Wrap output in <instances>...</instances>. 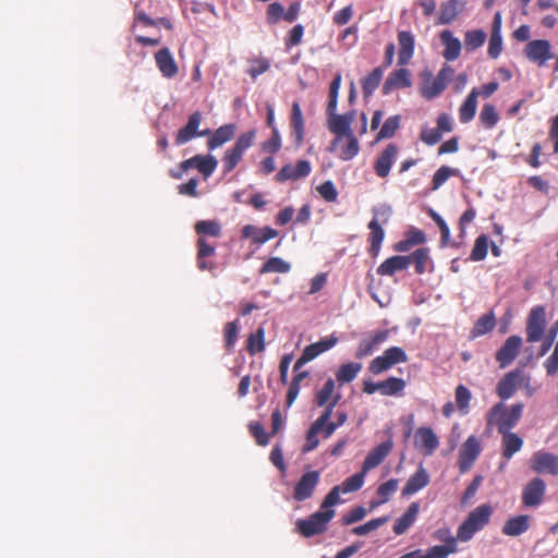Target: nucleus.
Here are the masks:
<instances>
[{
  "label": "nucleus",
  "instance_id": "nucleus-27",
  "mask_svg": "<svg viewBox=\"0 0 558 558\" xmlns=\"http://www.w3.org/2000/svg\"><path fill=\"white\" fill-rule=\"evenodd\" d=\"M501 435V457L506 461H509L515 453H518L523 447V438L513 432L502 433Z\"/></svg>",
  "mask_w": 558,
  "mask_h": 558
},
{
  "label": "nucleus",
  "instance_id": "nucleus-38",
  "mask_svg": "<svg viewBox=\"0 0 558 558\" xmlns=\"http://www.w3.org/2000/svg\"><path fill=\"white\" fill-rule=\"evenodd\" d=\"M410 264H414L415 272L422 275L428 270V266L433 265L429 256V250L427 247H421L415 250L412 254L407 255Z\"/></svg>",
  "mask_w": 558,
  "mask_h": 558
},
{
  "label": "nucleus",
  "instance_id": "nucleus-24",
  "mask_svg": "<svg viewBox=\"0 0 558 558\" xmlns=\"http://www.w3.org/2000/svg\"><path fill=\"white\" fill-rule=\"evenodd\" d=\"M501 23V13L496 12L493 19L490 37L487 48V53L492 59H497L502 51Z\"/></svg>",
  "mask_w": 558,
  "mask_h": 558
},
{
  "label": "nucleus",
  "instance_id": "nucleus-22",
  "mask_svg": "<svg viewBox=\"0 0 558 558\" xmlns=\"http://www.w3.org/2000/svg\"><path fill=\"white\" fill-rule=\"evenodd\" d=\"M398 155V147L388 144L374 162V171L379 178H387Z\"/></svg>",
  "mask_w": 558,
  "mask_h": 558
},
{
  "label": "nucleus",
  "instance_id": "nucleus-53",
  "mask_svg": "<svg viewBox=\"0 0 558 558\" xmlns=\"http://www.w3.org/2000/svg\"><path fill=\"white\" fill-rule=\"evenodd\" d=\"M400 128V116L389 117L377 134V141L392 137Z\"/></svg>",
  "mask_w": 558,
  "mask_h": 558
},
{
  "label": "nucleus",
  "instance_id": "nucleus-6",
  "mask_svg": "<svg viewBox=\"0 0 558 558\" xmlns=\"http://www.w3.org/2000/svg\"><path fill=\"white\" fill-rule=\"evenodd\" d=\"M256 131L250 130L242 133L235 141L234 145L228 149L222 157L223 172H231L241 161L243 154L247 150L255 141Z\"/></svg>",
  "mask_w": 558,
  "mask_h": 558
},
{
  "label": "nucleus",
  "instance_id": "nucleus-9",
  "mask_svg": "<svg viewBox=\"0 0 558 558\" xmlns=\"http://www.w3.org/2000/svg\"><path fill=\"white\" fill-rule=\"evenodd\" d=\"M408 355L400 347H391L384 351V353L375 357L368 366V369L374 375H379L399 363H405Z\"/></svg>",
  "mask_w": 558,
  "mask_h": 558
},
{
  "label": "nucleus",
  "instance_id": "nucleus-43",
  "mask_svg": "<svg viewBox=\"0 0 558 558\" xmlns=\"http://www.w3.org/2000/svg\"><path fill=\"white\" fill-rule=\"evenodd\" d=\"M405 386L407 384L402 378L391 376L380 381V393L383 396H397L404 390Z\"/></svg>",
  "mask_w": 558,
  "mask_h": 558
},
{
  "label": "nucleus",
  "instance_id": "nucleus-59",
  "mask_svg": "<svg viewBox=\"0 0 558 558\" xmlns=\"http://www.w3.org/2000/svg\"><path fill=\"white\" fill-rule=\"evenodd\" d=\"M387 521H388L387 517L369 520L368 522H366L362 525L353 527L352 533L355 535H359V536L366 535V534L377 530L378 527L383 526Z\"/></svg>",
  "mask_w": 558,
  "mask_h": 558
},
{
  "label": "nucleus",
  "instance_id": "nucleus-41",
  "mask_svg": "<svg viewBox=\"0 0 558 558\" xmlns=\"http://www.w3.org/2000/svg\"><path fill=\"white\" fill-rule=\"evenodd\" d=\"M384 71L381 68H375L369 74L362 78L361 85L364 97H369L379 86Z\"/></svg>",
  "mask_w": 558,
  "mask_h": 558
},
{
  "label": "nucleus",
  "instance_id": "nucleus-34",
  "mask_svg": "<svg viewBox=\"0 0 558 558\" xmlns=\"http://www.w3.org/2000/svg\"><path fill=\"white\" fill-rule=\"evenodd\" d=\"M412 84L409 70L402 68L389 74L384 84V94H388L391 89L407 88Z\"/></svg>",
  "mask_w": 558,
  "mask_h": 558
},
{
  "label": "nucleus",
  "instance_id": "nucleus-36",
  "mask_svg": "<svg viewBox=\"0 0 558 558\" xmlns=\"http://www.w3.org/2000/svg\"><path fill=\"white\" fill-rule=\"evenodd\" d=\"M480 92L477 88H473L466 96L465 100L459 108V119L461 123H469L472 121L476 113L477 97Z\"/></svg>",
  "mask_w": 558,
  "mask_h": 558
},
{
  "label": "nucleus",
  "instance_id": "nucleus-14",
  "mask_svg": "<svg viewBox=\"0 0 558 558\" xmlns=\"http://www.w3.org/2000/svg\"><path fill=\"white\" fill-rule=\"evenodd\" d=\"M196 265L201 271L214 272L217 264L214 260L216 246L210 244L204 236H199L196 242Z\"/></svg>",
  "mask_w": 558,
  "mask_h": 558
},
{
  "label": "nucleus",
  "instance_id": "nucleus-37",
  "mask_svg": "<svg viewBox=\"0 0 558 558\" xmlns=\"http://www.w3.org/2000/svg\"><path fill=\"white\" fill-rule=\"evenodd\" d=\"M420 512L418 502H412L407 511L396 520L393 524V532L397 535L403 534L416 520Z\"/></svg>",
  "mask_w": 558,
  "mask_h": 558
},
{
  "label": "nucleus",
  "instance_id": "nucleus-11",
  "mask_svg": "<svg viewBox=\"0 0 558 558\" xmlns=\"http://www.w3.org/2000/svg\"><path fill=\"white\" fill-rule=\"evenodd\" d=\"M546 483L545 481L536 476L532 478L522 489L521 501L525 508H536L545 499Z\"/></svg>",
  "mask_w": 558,
  "mask_h": 558
},
{
  "label": "nucleus",
  "instance_id": "nucleus-50",
  "mask_svg": "<svg viewBox=\"0 0 558 558\" xmlns=\"http://www.w3.org/2000/svg\"><path fill=\"white\" fill-rule=\"evenodd\" d=\"M499 120V116L494 105L485 104L480 113V121L485 129H493Z\"/></svg>",
  "mask_w": 558,
  "mask_h": 558
},
{
  "label": "nucleus",
  "instance_id": "nucleus-57",
  "mask_svg": "<svg viewBox=\"0 0 558 558\" xmlns=\"http://www.w3.org/2000/svg\"><path fill=\"white\" fill-rule=\"evenodd\" d=\"M223 333H225V348L227 349V351L230 352V351H232V349L236 342V339H238L239 322L233 320V322L227 323L225 326Z\"/></svg>",
  "mask_w": 558,
  "mask_h": 558
},
{
  "label": "nucleus",
  "instance_id": "nucleus-64",
  "mask_svg": "<svg viewBox=\"0 0 558 558\" xmlns=\"http://www.w3.org/2000/svg\"><path fill=\"white\" fill-rule=\"evenodd\" d=\"M458 548H454L453 543L448 546L435 545L427 549L426 558H447L448 555L454 554Z\"/></svg>",
  "mask_w": 558,
  "mask_h": 558
},
{
  "label": "nucleus",
  "instance_id": "nucleus-17",
  "mask_svg": "<svg viewBox=\"0 0 558 558\" xmlns=\"http://www.w3.org/2000/svg\"><path fill=\"white\" fill-rule=\"evenodd\" d=\"M312 171V166L308 160H299L295 166L288 163L284 165L275 175L278 183L286 181H298L306 178Z\"/></svg>",
  "mask_w": 558,
  "mask_h": 558
},
{
  "label": "nucleus",
  "instance_id": "nucleus-42",
  "mask_svg": "<svg viewBox=\"0 0 558 558\" xmlns=\"http://www.w3.org/2000/svg\"><path fill=\"white\" fill-rule=\"evenodd\" d=\"M496 326V317L493 312L481 316L474 324L472 329L473 337H480L490 332Z\"/></svg>",
  "mask_w": 558,
  "mask_h": 558
},
{
  "label": "nucleus",
  "instance_id": "nucleus-7",
  "mask_svg": "<svg viewBox=\"0 0 558 558\" xmlns=\"http://www.w3.org/2000/svg\"><path fill=\"white\" fill-rule=\"evenodd\" d=\"M355 119V111H349L343 114H336L328 118V130L335 134L328 148L329 151H336L337 147L344 141L345 136L354 135L352 123Z\"/></svg>",
  "mask_w": 558,
  "mask_h": 558
},
{
  "label": "nucleus",
  "instance_id": "nucleus-16",
  "mask_svg": "<svg viewBox=\"0 0 558 558\" xmlns=\"http://www.w3.org/2000/svg\"><path fill=\"white\" fill-rule=\"evenodd\" d=\"M202 122V113L199 111L193 112L187 120L185 126L181 128L175 136V144L181 146L196 136H208L210 130L198 132V126Z\"/></svg>",
  "mask_w": 558,
  "mask_h": 558
},
{
  "label": "nucleus",
  "instance_id": "nucleus-48",
  "mask_svg": "<svg viewBox=\"0 0 558 558\" xmlns=\"http://www.w3.org/2000/svg\"><path fill=\"white\" fill-rule=\"evenodd\" d=\"M195 231L199 236L210 235L218 238L221 234V226L214 220H201L196 222Z\"/></svg>",
  "mask_w": 558,
  "mask_h": 558
},
{
  "label": "nucleus",
  "instance_id": "nucleus-4",
  "mask_svg": "<svg viewBox=\"0 0 558 558\" xmlns=\"http://www.w3.org/2000/svg\"><path fill=\"white\" fill-rule=\"evenodd\" d=\"M372 211L374 214V217L368 222V226H367V228L369 230L368 253L371 256L377 257L380 252V248H381V243L385 239V230L380 226L378 217L380 216L383 218V223H387V221L390 217V214H391V208L389 206L374 207Z\"/></svg>",
  "mask_w": 558,
  "mask_h": 558
},
{
  "label": "nucleus",
  "instance_id": "nucleus-10",
  "mask_svg": "<svg viewBox=\"0 0 558 558\" xmlns=\"http://www.w3.org/2000/svg\"><path fill=\"white\" fill-rule=\"evenodd\" d=\"M523 53L530 62L539 68L545 66L546 63L554 58L551 45L547 39L530 40L525 45Z\"/></svg>",
  "mask_w": 558,
  "mask_h": 558
},
{
  "label": "nucleus",
  "instance_id": "nucleus-51",
  "mask_svg": "<svg viewBox=\"0 0 558 558\" xmlns=\"http://www.w3.org/2000/svg\"><path fill=\"white\" fill-rule=\"evenodd\" d=\"M459 174V170L448 166H441L433 175L432 190H438L450 177Z\"/></svg>",
  "mask_w": 558,
  "mask_h": 558
},
{
  "label": "nucleus",
  "instance_id": "nucleus-33",
  "mask_svg": "<svg viewBox=\"0 0 558 558\" xmlns=\"http://www.w3.org/2000/svg\"><path fill=\"white\" fill-rule=\"evenodd\" d=\"M410 266L407 255H396L384 260L377 268L379 276H393L398 271L405 270Z\"/></svg>",
  "mask_w": 558,
  "mask_h": 558
},
{
  "label": "nucleus",
  "instance_id": "nucleus-55",
  "mask_svg": "<svg viewBox=\"0 0 558 558\" xmlns=\"http://www.w3.org/2000/svg\"><path fill=\"white\" fill-rule=\"evenodd\" d=\"M487 250H488V238L484 234L480 235L475 240L470 258L474 262L483 260L487 255Z\"/></svg>",
  "mask_w": 558,
  "mask_h": 558
},
{
  "label": "nucleus",
  "instance_id": "nucleus-12",
  "mask_svg": "<svg viewBox=\"0 0 558 558\" xmlns=\"http://www.w3.org/2000/svg\"><path fill=\"white\" fill-rule=\"evenodd\" d=\"M546 317L543 306H536L531 310L526 320V340L527 342L539 341L545 332Z\"/></svg>",
  "mask_w": 558,
  "mask_h": 558
},
{
  "label": "nucleus",
  "instance_id": "nucleus-8",
  "mask_svg": "<svg viewBox=\"0 0 558 558\" xmlns=\"http://www.w3.org/2000/svg\"><path fill=\"white\" fill-rule=\"evenodd\" d=\"M530 385V375L517 368L507 373L497 384L496 393L506 401L510 399L517 391L519 386L527 387Z\"/></svg>",
  "mask_w": 558,
  "mask_h": 558
},
{
  "label": "nucleus",
  "instance_id": "nucleus-28",
  "mask_svg": "<svg viewBox=\"0 0 558 558\" xmlns=\"http://www.w3.org/2000/svg\"><path fill=\"white\" fill-rule=\"evenodd\" d=\"M290 130L291 137L294 140V143L300 146L304 140L305 129L302 109L298 101H294L291 107Z\"/></svg>",
  "mask_w": 558,
  "mask_h": 558
},
{
  "label": "nucleus",
  "instance_id": "nucleus-31",
  "mask_svg": "<svg viewBox=\"0 0 558 558\" xmlns=\"http://www.w3.org/2000/svg\"><path fill=\"white\" fill-rule=\"evenodd\" d=\"M439 38L441 44L445 46L442 51V57L447 61H454L460 57L461 53V43L460 40L453 36L452 32L449 29H445L439 34Z\"/></svg>",
  "mask_w": 558,
  "mask_h": 558
},
{
  "label": "nucleus",
  "instance_id": "nucleus-63",
  "mask_svg": "<svg viewBox=\"0 0 558 558\" xmlns=\"http://www.w3.org/2000/svg\"><path fill=\"white\" fill-rule=\"evenodd\" d=\"M284 8L279 2H272L268 5L266 12L267 23L270 25L277 24L281 19H283Z\"/></svg>",
  "mask_w": 558,
  "mask_h": 558
},
{
  "label": "nucleus",
  "instance_id": "nucleus-32",
  "mask_svg": "<svg viewBox=\"0 0 558 558\" xmlns=\"http://www.w3.org/2000/svg\"><path fill=\"white\" fill-rule=\"evenodd\" d=\"M429 483V475L424 468H418L414 474H412L404 487L402 488V496L408 497L414 495L418 490L426 487Z\"/></svg>",
  "mask_w": 558,
  "mask_h": 558
},
{
  "label": "nucleus",
  "instance_id": "nucleus-60",
  "mask_svg": "<svg viewBox=\"0 0 558 558\" xmlns=\"http://www.w3.org/2000/svg\"><path fill=\"white\" fill-rule=\"evenodd\" d=\"M442 138V134L437 128L423 126L420 133V140L428 145L434 146L439 143Z\"/></svg>",
  "mask_w": 558,
  "mask_h": 558
},
{
  "label": "nucleus",
  "instance_id": "nucleus-25",
  "mask_svg": "<svg viewBox=\"0 0 558 558\" xmlns=\"http://www.w3.org/2000/svg\"><path fill=\"white\" fill-rule=\"evenodd\" d=\"M155 61L162 76L172 78L178 74V65L169 48L165 47L155 53Z\"/></svg>",
  "mask_w": 558,
  "mask_h": 558
},
{
  "label": "nucleus",
  "instance_id": "nucleus-5",
  "mask_svg": "<svg viewBox=\"0 0 558 558\" xmlns=\"http://www.w3.org/2000/svg\"><path fill=\"white\" fill-rule=\"evenodd\" d=\"M335 510H319L311 514L307 519H299L295 522V530L304 537H312L323 534L328 523L332 520Z\"/></svg>",
  "mask_w": 558,
  "mask_h": 558
},
{
  "label": "nucleus",
  "instance_id": "nucleus-20",
  "mask_svg": "<svg viewBox=\"0 0 558 558\" xmlns=\"http://www.w3.org/2000/svg\"><path fill=\"white\" fill-rule=\"evenodd\" d=\"M318 482L319 473L317 471L304 473L294 487L293 498L296 501H304L311 498Z\"/></svg>",
  "mask_w": 558,
  "mask_h": 558
},
{
  "label": "nucleus",
  "instance_id": "nucleus-45",
  "mask_svg": "<svg viewBox=\"0 0 558 558\" xmlns=\"http://www.w3.org/2000/svg\"><path fill=\"white\" fill-rule=\"evenodd\" d=\"M265 350V330L259 327L256 332L251 333L247 338L246 351L250 355L263 352Z\"/></svg>",
  "mask_w": 558,
  "mask_h": 558
},
{
  "label": "nucleus",
  "instance_id": "nucleus-18",
  "mask_svg": "<svg viewBox=\"0 0 558 558\" xmlns=\"http://www.w3.org/2000/svg\"><path fill=\"white\" fill-rule=\"evenodd\" d=\"M522 347V339L520 336H510L501 348L496 352V361L500 368L509 366L519 355Z\"/></svg>",
  "mask_w": 558,
  "mask_h": 558
},
{
  "label": "nucleus",
  "instance_id": "nucleus-3",
  "mask_svg": "<svg viewBox=\"0 0 558 558\" xmlns=\"http://www.w3.org/2000/svg\"><path fill=\"white\" fill-rule=\"evenodd\" d=\"M454 74V70L449 64H444V66L438 71L436 76H433L430 73H425L423 75V82L421 85V96L426 100H432L446 89L448 83L452 80Z\"/></svg>",
  "mask_w": 558,
  "mask_h": 558
},
{
  "label": "nucleus",
  "instance_id": "nucleus-2",
  "mask_svg": "<svg viewBox=\"0 0 558 558\" xmlns=\"http://www.w3.org/2000/svg\"><path fill=\"white\" fill-rule=\"evenodd\" d=\"M492 514L493 507L488 504L481 505L472 510L458 527L459 541H470L475 533L483 530L489 523Z\"/></svg>",
  "mask_w": 558,
  "mask_h": 558
},
{
  "label": "nucleus",
  "instance_id": "nucleus-62",
  "mask_svg": "<svg viewBox=\"0 0 558 558\" xmlns=\"http://www.w3.org/2000/svg\"><path fill=\"white\" fill-rule=\"evenodd\" d=\"M319 195L328 203H335L338 199V191L332 181L328 180L317 186Z\"/></svg>",
  "mask_w": 558,
  "mask_h": 558
},
{
  "label": "nucleus",
  "instance_id": "nucleus-40",
  "mask_svg": "<svg viewBox=\"0 0 558 558\" xmlns=\"http://www.w3.org/2000/svg\"><path fill=\"white\" fill-rule=\"evenodd\" d=\"M362 369V364L356 362H349L345 364H342L337 373H336V379L340 386L351 383L356 378L359 373Z\"/></svg>",
  "mask_w": 558,
  "mask_h": 558
},
{
  "label": "nucleus",
  "instance_id": "nucleus-44",
  "mask_svg": "<svg viewBox=\"0 0 558 558\" xmlns=\"http://www.w3.org/2000/svg\"><path fill=\"white\" fill-rule=\"evenodd\" d=\"M291 266L289 263L284 262L280 257H270L268 258L263 266L259 268V274H287L290 270Z\"/></svg>",
  "mask_w": 558,
  "mask_h": 558
},
{
  "label": "nucleus",
  "instance_id": "nucleus-54",
  "mask_svg": "<svg viewBox=\"0 0 558 558\" xmlns=\"http://www.w3.org/2000/svg\"><path fill=\"white\" fill-rule=\"evenodd\" d=\"M367 472L362 469L361 472L348 477L340 486L343 494L359 490L364 484V477Z\"/></svg>",
  "mask_w": 558,
  "mask_h": 558
},
{
  "label": "nucleus",
  "instance_id": "nucleus-30",
  "mask_svg": "<svg viewBox=\"0 0 558 558\" xmlns=\"http://www.w3.org/2000/svg\"><path fill=\"white\" fill-rule=\"evenodd\" d=\"M464 0H447L441 3L438 15V24L446 25L452 23L464 10Z\"/></svg>",
  "mask_w": 558,
  "mask_h": 558
},
{
  "label": "nucleus",
  "instance_id": "nucleus-49",
  "mask_svg": "<svg viewBox=\"0 0 558 558\" xmlns=\"http://www.w3.org/2000/svg\"><path fill=\"white\" fill-rule=\"evenodd\" d=\"M486 40V33L482 29L468 31L464 35L465 48L473 51L484 45Z\"/></svg>",
  "mask_w": 558,
  "mask_h": 558
},
{
  "label": "nucleus",
  "instance_id": "nucleus-47",
  "mask_svg": "<svg viewBox=\"0 0 558 558\" xmlns=\"http://www.w3.org/2000/svg\"><path fill=\"white\" fill-rule=\"evenodd\" d=\"M398 480L391 478L383 484H380L377 488V496L379 500L377 502H373L372 507H375L377 505L386 504L389 501L390 497L397 492L398 489Z\"/></svg>",
  "mask_w": 558,
  "mask_h": 558
},
{
  "label": "nucleus",
  "instance_id": "nucleus-61",
  "mask_svg": "<svg viewBox=\"0 0 558 558\" xmlns=\"http://www.w3.org/2000/svg\"><path fill=\"white\" fill-rule=\"evenodd\" d=\"M429 217L435 221V223L438 226L440 233H441V246H446L449 243L450 239V229L446 221L442 219V217L437 214L434 209H429L428 211Z\"/></svg>",
  "mask_w": 558,
  "mask_h": 558
},
{
  "label": "nucleus",
  "instance_id": "nucleus-21",
  "mask_svg": "<svg viewBox=\"0 0 558 558\" xmlns=\"http://www.w3.org/2000/svg\"><path fill=\"white\" fill-rule=\"evenodd\" d=\"M414 444L425 456H432L439 447V439L430 427L422 426L415 432Z\"/></svg>",
  "mask_w": 558,
  "mask_h": 558
},
{
  "label": "nucleus",
  "instance_id": "nucleus-58",
  "mask_svg": "<svg viewBox=\"0 0 558 558\" xmlns=\"http://www.w3.org/2000/svg\"><path fill=\"white\" fill-rule=\"evenodd\" d=\"M251 435L255 438L258 446H267L270 439V433H266L264 426L259 422H251L248 424Z\"/></svg>",
  "mask_w": 558,
  "mask_h": 558
},
{
  "label": "nucleus",
  "instance_id": "nucleus-15",
  "mask_svg": "<svg viewBox=\"0 0 558 558\" xmlns=\"http://www.w3.org/2000/svg\"><path fill=\"white\" fill-rule=\"evenodd\" d=\"M481 450V442L477 437L473 435L468 437L459 450V470L461 473H465L472 468Z\"/></svg>",
  "mask_w": 558,
  "mask_h": 558
},
{
  "label": "nucleus",
  "instance_id": "nucleus-29",
  "mask_svg": "<svg viewBox=\"0 0 558 558\" xmlns=\"http://www.w3.org/2000/svg\"><path fill=\"white\" fill-rule=\"evenodd\" d=\"M531 526V517L520 514L509 518L502 525L501 532L506 536L515 537L525 533Z\"/></svg>",
  "mask_w": 558,
  "mask_h": 558
},
{
  "label": "nucleus",
  "instance_id": "nucleus-19",
  "mask_svg": "<svg viewBox=\"0 0 558 558\" xmlns=\"http://www.w3.org/2000/svg\"><path fill=\"white\" fill-rule=\"evenodd\" d=\"M390 331L388 329L376 330L363 338L356 349L355 357L363 359L369 356L380 344L387 341Z\"/></svg>",
  "mask_w": 558,
  "mask_h": 558
},
{
  "label": "nucleus",
  "instance_id": "nucleus-46",
  "mask_svg": "<svg viewBox=\"0 0 558 558\" xmlns=\"http://www.w3.org/2000/svg\"><path fill=\"white\" fill-rule=\"evenodd\" d=\"M218 165L217 159L211 155H196L195 168L205 178L210 177L216 170Z\"/></svg>",
  "mask_w": 558,
  "mask_h": 558
},
{
  "label": "nucleus",
  "instance_id": "nucleus-35",
  "mask_svg": "<svg viewBox=\"0 0 558 558\" xmlns=\"http://www.w3.org/2000/svg\"><path fill=\"white\" fill-rule=\"evenodd\" d=\"M235 125L230 124H223L220 128H218L213 134L210 133V137L207 141V147L213 150L220 146H222L225 143L231 141L235 134Z\"/></svg>",
  "mask_w": 558,
  "mask_h": 558
},
{
  "label": "nucleus",
  "instance_id": "nucleus-1",
  "mask_svg": "<svg viewBox=\"0 0 558 558\" xmlns=\"http://www.w3.org/2000/svg\"><path fill=\"white\" fill-rule=\"evenodd\" d=\"M522 402L507 407L502 401L494 404L486 413V429L496 428L498 434L512 432L520 422L523 414Z\"/></svg>",
  "mask_w": 558,
  "mask_h": 558
},
{
  "label": "nucleus",
  "instance_id": "nucleus-56",
  "mask_svg": "<svg viewBox=\"0 0 558 558\" xmlns=\"http://www.w3.org/2000/svg\"><path fill=\"white\" fill-rule=\"evenodd\" d=\"M335 390V380L332 378H328L320 390L317 391L315 396V402L318 407L326 405L330 399L332 398V393Z\"/></svg>",
  "mask_w": 558,
  "mask_h": 558
},
{
  "label": "nucleus",
  "instance_id": "nucleus-52",
  "mask_svg": "<svg viewBox=\"0 0 558 558\" xmlns=\"http://www.w3.org/2000/svg\"><path fill=\"white\" fill-rule=\"evenodd\" d=\"M457 407L462 414H466L470 408L472 393L464 385H458L454 391Z\"/></svg>",
  "mask_w": 558,
  "mask_h": 558
},
{
  "label": "nucleus",
  "instance_id": "nucleus-13",
  "mask_svg": "<svg viewBox=\"0 0 558 558\" xmlns=\"http://www.w3.org/2000/svg\"><path fill=\"white\" fill-rule=\"evenodd\" d=\"M530 468L535 473H547L558 476V456L538 450L533 453L530 460Z\"/></svg>",
  "mask_w": 558,
  "mask_h": 558
},
{
  "label": "nucleus",
  "instance_id": "nucleus-26",
  "mask_svg": "<svg viewBox=\"0 0 558 558\" xmlns=\"http://www.w3.org/2000/svg\"><path fill=\"white\" fill-rule=\"evenodd\" d=\"M399 53L398 64L407 65L414 54V36L411 32L400 31L398 32Z\"/></svg>",
  "mask_w": 558,
  "mask_h": 558
},
{
  "label": "nucleus",
  "instance_id": "nucleus-39",
  "mask_svg": "<svg viewBox=\"0 0 558 558\" xmlns=\"http://www.w3.org/2000/svg\"><path fill=\"white\" fill-rule=\"evenodd\" d=\"M360 151V144L355 135L345 136L344 141L337 147L338 157L343 160L348 161L353 159Z\"/></svg>",
  "mask_w": 558,
  "mask_h": 558
},
{
  "label": "nucleus",
  "instance_id": "nucleus-23",
  "mask_svg": "<svg viewBox=\"0 0 558 558\" xmlns=\"http://www.w3.org/2000/svg\"><path fill=\"white\" fill-rule=\"evenodd\" d=\"M393 448V442L391 439H387L386 441H383L375 448H373L368 454L366 456L362 469L364 472H368L376 466H378L385 458L391 452Z\"/></svg>",
  "mask_w": 558,
  "mask_h": 558
}]
</instances>
